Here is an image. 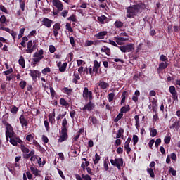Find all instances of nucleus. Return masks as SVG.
Returning <instances> with one entry per match:
<instances>
[{"mask_svg":"<svg viewBox=\"0 0 180 180\" xmlns=\"http://www.w3.org/2000/svg\"><path fill=\"white\" fill-rule=\"evenodd\" d=\"M115 39L117 44H119L120 46L122 44V41H127V40H129V38L115 37Z\"/></svg>","mask_w":180,"mask_h":180,"instance_id":"27","label":"nucleus"},{"mask_svg":"<svg viewBox=\"0 0 180 180\" xmlns=\"http://www.w3.org/2000/svg\"><path fill=\"white\" fill-rule=\"evenodd\" d=\"M120 113H127V112H130V105H128L127 106H123L120 110Z\"/></svg>","mask_w":180,"mask_h":180,"instance_id":"31","label":"nucleus"},{"mask_svg":"<svg viewBox=\"0 0 180 180\" xmlns=\"http://www.w3.org/2000/svg\"><path fill=\"white\" fill-rule=\"evenodd\" d=\"M88 123H89L90 124H93L94 127H96V126L99 124V120H98V118H96V117L93 115L89 117Z\"/></svg>","mask_w":180,"mask_h":180,"instance_id":"15","label":"nucleus"},{"mask_svg":"<svg viewBox=\"0 0 180 180\" xmlns=\"http://www.w3.org/2000/svg\"><path fill=\"white\" fill-rule=\"evenodd\" d=\"M171 122L172 124L169 125V129H175L176 131H178V130L180 129V121L175 120V119H174Z\"/></svg>","mask_w":180,"mask_h":180,"instance_id":"14","label":"nucleus"},{"mask_svg":"<svg viewBox=\"0 0 180 180\" xmlns=\"http://www.w3.org/2000/svg\"><path fill=\"white\" fill-rule=\"evenodd\" d=\"M122 117H123V113L120 112L117 117L114 119V122L115 123H117V122H119V120H120V119H122Z\"/></svg>","mask_w":180,"mask_h":180,"instance_id":"51","label":"nucleus"},{"mask_svg":"<svg viewBox=\"0 0 180 180\" xmlns=\"http://www.w3.org/2000/svg\"><path fill=\"white\" fill-rule=\"evenodd\" d=\"M133 145L136 146L139 143V136L137 135H133L132 138Z\"/></svg>","mask_w":180,"mask_h":180,"instance_id":"52","label":"nucleus"},{"mask_svg":"<svg viewBox=\"0 0 180 180\" xmlns=\"http://www.w3.org/2000/svg\"><path fill=\"white\" fill-rule=\"evenodd\" d=\"M6 22V17L5 15H1L0 17V27L4 26V23Z\"/></svg>","mask_w":180,"mask_h":180,"instance_id":"43","label":"nucleus"},{"mask_svg":"<svg viewBox=\"0 0 180 180\" xmlns=\"http://www.w3.org/2000/svg\"><path fill=\"white\" fill-rule=\"evenodd\" d=\"M97 19L98 22L101 23V25H105V23H108L109 22V18L105 15H101V16H98Z\"/></svg>","mask_w":180,"mask_h":180,"instance_id":"19","label":"nucleus"},{"mask_svg":"<svg viewBox=\"0 0 180 180\" xmlns=\"http://www.w3.org/2000/svg\"><path fill=\"white\" fill-rule=\"evenodd\" d=\"M6 167L10 172H13L15 171V167L13 165H8Z\"/></svg>","mask_w":180,"mask_h":180,"instance_id":"61","label":"nucleus"},{"mask_svg":"<svg viewBox=\"0 0 180 180\" xmlns=\"http://www.w3.org/2000/svg\"><path fill=\"white\" fill-rule=\"evenodd\" d=\"M19 4L22 12H25V8L26 7V0H19Z\"/></svg>","mask_w":180,"mask_h":180,"instance_id":"30","label":"nucleus"},{"mask_svg":"<svg viewBox=\"0 0 180 180\" xmlns=\"http://www.w3.org/2000/svg\"><path fill=\"white\" fill-rule=\"evenodd\" d=\"M169 91L172 95L173 101H178V93L176 92V89L174 86H170L169 87Z\"/></svg>","mask_w":180,"mask_h":180,"instance_id":"10","label":"nucleus"},{"mask_svg":"<svg viewBox=\"0 0 180 180\" xmlns=\"http://www.w3.org/2000/svg\"><path fill=\"white\" fill-rule=\"evenodd\" d=\"M98 86L99 88H101V89L105 90V89H108L110 85H109V83L100 80L98 82Z\"/></svg>","mask_w":180,"mask_h":180,"instance_id":"20","label":"nucleus"},{"mask_svg":"<svg viewBox=\"0 0 180 180\" xmlns=\"http://www.w3.org/2000/svg\"><path fill=\"white\" fill-rule=\"evenodd\" d=\"M101 53H105L107 56H110V49L106 46H103V48L101 49Z\"/></svg>","mask_w":180,"mask_h":180,"instance_id":"28","label":"nucleus"},{"mask_svg":"<svg viewBox=\"0 0 180 180\" xmlns=\"http://www.w3.org/2000/svg\"><path fill=\"white\" fill-rule=\"evenodd\" d=\"M150 136L151 137H155L157 136V129H152L150 130Z\"/></svg>","mask_w":180,"mask_h":180,"instance_id":"63","label":"nucleus"},{"mask_svg":"<svg viewBox=\"0 0 180 180\" xmlns=\"http://www.w3.org/2000/svg\"><path fill=\"white\" fill-rule=\"evenodd\" d=\"M89 46H94V41H89V40L86 41L85 47H88Z\"/></svg>","mask_w":180,"mask_h":180,"instance_id":"64","label":"nucleus"},{"mask_svg":"<svg viewBox=\"0 0 180 180\" xmlns=\"http://www.w3.org/2000/svg\"><path fill=\"white\" fill-rule=\"evenodd\" d=\"M127 91H123V93L122 94V98L121 100L120 105H123V103H124V102H126V95H127Z\"/></svg>","mask_w":180,"mask_h":180,"instance_id":"47","label":"nucleus"},{"mask_svg":"<svg viewBox=\"0 0 180 180\" xmlns=\"http://www.w3.org/2000/svg\"><path fill=\"white\" fill-rule=\"evenodd\" d=\"M168 67V62H161L159 63V67L157 68L158 74H160L161 71L165 70Z\"/></svg>","mask_w":180,"mask_h":180,"instance_id":"17","label":"nucleus"},{"mask_svg":"<svg viewBox=\"0 0 180 180\" xmlns=\"http://www.w3.org/2000/svg\"><path fill=\"white\" fill-rule=\"evenodd\" d=\"M41 22L43 26H45V27H47L48 29H50V27H51V25H53V20L48 18H44Z\"/></svg>","mask_w":180,"mask_h":180,"instance_id":"16","label":"nucleus"},{"mask_svg":"<svg viewBox=\"0 0 180 180\" xmlns=\"http://www.w3.org/2000/svg\"><path fill=\"white\" fill-rule=\"evenodd\" d=\"M110 162L112 165L120 169V167H123V158H117L115 160L111 159Z\"/></svg>","mask_w":180,"mask_h":180,"instance_id":"5","label":"nucleus"},{"mask_svg":"<svg viewBox=\"0 0 180 180\" xmlns=\"http://www.w3.org/2000/svg\"><path fill=\"white\" fill-rule=\"evenodd\" d=\"M61 129V130H68V122L67 121V118L63 120Z\"/></svg>","mask_w":180,"mask_h":180,"instance_id":"24","label":"nucleus"},{"mask_svg":"<svg viewBox=\"0 0 180 180\" xmlns=\"http://www.w3.org/2000/svg\"><path fill=\"white\" fill-rule=\"evenodd\" d=\"M19 121L22 127H27V126H29V122H27L26 117H25V115L22 114L20 116Z\"/></svg>","mask_w":180,"mask_h":180,"instance_id":"13","label":"nucleus"},{"mask_svg":"<svg viewBox=\"0 0 180 180\" xmlns=\"http://www.w3.org/2000/svg\"><path fill=\"white\" fill-rule=\"evenodd\" d=\"M70 44L72 47H75V40L74 39V37H70Z\"/></svg>","mask_w":180,"mask_h":180,"instance_id":"62","label":"nucleus"},{"mask_svg":"<svg viewBox=\"0 0 180 180\" xmlns=\"http://www.w3.org/2000/svg\"><path fill=\"white\" fill-rule=\"evenodd\" d=\"M49 72H51V69H50V68H49V67L43 69L42 71H41V73L44 75H47V74H49Z\"/></svg>","mask_w":180,"mask_h":180,"instance_id":"46","label":"nucleus"},{"mask_svg":"<svg viewBox=\"0 0 180 180\" xmlns=\"http://www.w3.org/2000/svg\"><path fill=\"white\" fill-rule=\"evenodd\" d=\"M53 35L55 36V37H57V36H58V30L61 29V25L60 24V22L55 23L53 26Z\"/></svg>","mask_w":180,"mask_h":180,"instance_id":"18","label":"nucleus"},{"mask_svg":"<svg viewBox=\"0 0 180 180\" xmlns=\"http://www.w3.org/2000/svg\"><path fill=\"white\" fill-rule=\"evenodd\" d=\"M118 49L121 50L122 53H130V51H133L134 50V44H130L124 46H118Z\"/></svg>","mask_w":180,"mask_h":180,"instance_id":"3","label":"nucleus"},{"mask_svg":"<svg viewBox=\"0 0 180 180\" xmlns=\"http://www.w3.org/2000/svg\"><path fill=\"white\" fill-rule=\"evenodd\" d=\"M134 5L127 7V18H130L131 19H134L139 13H140L141 11L144 10L146 8V4H144L142 1H134Z\"/></svg>","mask_w":180,"mask_h":180,"instance_id":"1","label":"nucleus"},{"mask_svg":"<svg viewBox=\"0 0 180 180\" xmlns=\"http://www.w3.org/2000/svg\"><path fill=\"white\" fill-rule=\"evenodd\" d=\"M27 48L25 53L27 54H32V53L36 50V45H33V41L30 40L27 44Z\"/></svg>","mask_w":180,"mask_h":180,"instance_id":"7","label":"nucleus"},{"mask_svg":"<svg viewBox=\"0 0 180 180\" xmlns=\"http://www.w3.org/2000/svg\"><path fill=\"white\" fill-rule=\"evenodd\" d=\"M99 68H101V63L95 60L94 61V68H89V74L91 75V77L94 76V72H95V74H98V71H99Z\"/></svg>","mask_w":180,"mask_h":180,"instance_id":"4","label":"nucleus"},{"mask_svg":"<svg viewBox=\"0 0 180 180\" xmlns=\"http://www.w3.org/2000/svg\"><path fill=\"white\" fill-rule=\"evenodd\" d=\"M12 72H13V69H12V68H11L8 70L4 71L3 74H4V75H9V74H12Z\"/></svg>","mask_w":180,"mask_h":180,"instance_id":"60","label":"nucleus"},{"mask_svg":"<svg viewBox=\"0 0 180 180\" xmlns=\"http://www.w3.org/2000/svg\"><path fill=\"white\" fill-rule=\"evenodd\" d=\"M164 141L165 144H169V143H171V136H165L164 139Z\"/></svg>","mask_w":180,"mask_h":180,"instance_id":"59","label":"nucleus"},{"mask_svg":"<svg viewBox=\"0 0 180 180\" xmlns=\"http://www.w3.org/2000/svg\"><path fill=\"white\" fill-rule=\"evenodd\" d=\"M169 174H172L173 176H176V170L174 169L173 167H169Z\"/></svg>","mask_w":180,"mask_h":180,"instance_id":"56","label":"nucleus"},{"mask_svg":"<svg viewBox=\"0 0 180 180\" xmlns=\"http://www.w3.org/2000/svg\"><path fill=\"white\" fill-rule=\"evenodd\" d=\"M60 105H61L62 106H65V108H68V106H70V103L67 102V101H65V98H61L60 99Z\"/></svg>","mask_w":180,"mask_h":180,"instance_id":"29","label":"nucleus"},{"mask_svg":"<svg viewBox=\"0 0 180 180\" xmlns=\"http://www.w3.org/2000/svg\"><path fill=\"white\" fill-rule=\"evenodd\" d=\"M20 150H21L22 154H27V153H30V150L29 149V148L26 147L23 144L20 145Z\"/></svg>","mask_w":180,"mask_h":180,"instance_id":"25","label":"nucleus"},{"mask_svg":"<svg viewBox=\"0 0 180 180\" xmlns=\"http://www.w3.org/2000/svg\"><path fill=\"white\" fill-rule=\"evenodd\" d=\"M147 172L150 176V178H155V174H154V170H153V168H148Z\"/></svg>","mask_w":180,"mask_h":180,"instance_id":"42","label":"nucleus"},{"mask_svg":"<svg viewBox=\"0 0 180 180\" xmlns=\"http://www.w3.org/2000/svg\"><path fill=\"white\" fill-rule=\"evenodd\" d=\"M30 171L32 172L33 175L35 176H39V169L33 167H30Z\"/></svg>","mask_w":180,"mask_h":180,"instance_id":"38","label":"nucleus"},{"mask_svg":"<svg viewBox=\"0 0 180 180\" xmlns=\"http://www.w3.org/2000/svg\"><path fill=\"white\" fill-rule=\"evenodd\" d=\"M29 75H30L33 81H36L37 79V77H40V75H41V72L38 70H30Z\"/></svg>","mask_w":180,"mask_h":180,"instance_id":"9","label":"nucleus"},{"mask_svg":"<svg viewBox=\"0 0 180 180\" xmlns=\"http://www.w3.org/2000/svg\"><path fill=\"white\" fill-rule=\"evenodd\" d=\"M25 30H26V28H21L18 34V39H22L23 37V34H25Z\"/></svg>","mask_w":180,"mask_h":180,"instance_id":"53","label":"nucleus"},{"mask_svg":"<svg viewBox=\"0 0 180 180\" xmlns=\"http://www.w3.org/2000/svg\"><path fill=\"white\" fill-rule=\"evenodd\" d=\"M73 79H72V83L73 84H78V81H79V79H81V76H79V74L78 73H74L73 74Z\"/></svg>","mask_w":180,"mask_h":180,"instance_id":"23","label":"nucleus"},{"mask_svg":"<svg viewBox=\"0 0 180 180\" xmlns=\"http://www.w3.org/2000/svg\"><path fill=\"white\" fill-rule=\"evenodd\" d=\"M124 133V129L123 128H120L117 131L116 139H120V137H123V134Z\"/></svg>","mask_w":180,"mask_h":180,"instance_id":"33","label":"nucleus"},{"mask_svg":"<svg viewBox=\"0 0 180 180\" xmlns=\"http://www.w3.org/2000/svg\"><path fill=\"white\" fill-rule=\"evenodd\" d=\"M160 61L163 63H168V58L165 55H161L160 56Z\"/></svg>","mask_w":180,"mask_h":180,"instance_id":"50","label":"nucleus"},{"mask_svg":"<svg viewBox=\"0 0 180 180\" xmlns=\"http://www.w3.org/2000/svg\"><path fill=\"white\" fill-rule=\"evenodd\" d=\"M52 4L55 8H57L58 12H61L63 11V8L64 5H63V3L60 0H53Z\"/></svg>","mask_w":180,"mask_h":180,"instance_id":"11","label":"nucleus"},{"mask_svg":"<svg viewBox=\"0 0 180 180\" xmlns=\"http://www.w3.org/2000/svg\"><path fill=\"white\" fill-rule=\"evenodd\" d=\"M11 113L13 115H16L18 112H19V108L16 107L15 105H13L12 108L11 109Z\"/></svg>","mask_w":180,"mask_h":180,"instance_id":"44","label":"nucleus"},{"mask_svg":"<svg viewBox=\"0 0 180 180\" xmlns=\"http://www.w3.org/2000/svg\"><path fill=\"white\" fill-rule=\"evenodd\" d=\"M10 143L11 144L16 147V146H18V143L19 144H22L23 143V141H22V139H20L19 136H14V138L10 139Z\"/></svg>","mask_w":180,"mask_h":180,"instance_id":"12","label":"nucleus"},{"mask_svg":"<svg viewBox=\"0 0 180 180\" xmlns=\"http://www.w3.org/2000/svg\"><path fill=\"white\" fill-rule=\"evenodd\" d=\"M68 130L61 129L60 136L58 139V143H63V142L65 141L66 140H68Z\"/></svg>","mask_w":180,"mask_h":180,"instance_id":"8","label":"nucleus"},{"mask_svg":"<svg viewBox=\"0 0 180 180\" xmlns=\"http://www.w3.org/2000/svg\"><path fill=\"white\" fill-rule=\"evenodd\" d=\"M106 34H108V31H101L97 33L94 36L95 37H96V39H105V36H106Z\"/></svg>","mask_w":180,"mask_h":180,"instance_id":"22","label":"nucleus"},{"mask_svg":"<svg viewBox=\"0 0 180 180\" xmlns=\"http://www.w3.org/2000/svg\"><path fill=\"white\" fill-rule=\"evenodd\" d=\"M36 160H38L37 155L35 156H31L30 161L32 162V165H34V164H37V162H36Z\"/></svg>","mask_w":180,"mask_h":180,"instance_id":"48","label":"nucleus"},{"mask_svg":"<svg viewBox=\"0 0 180 180\" xmlns=\"http://www.w3.org/2000/svg\"><path fill=\"white\" fill-rule=\"evenodd\" d=\"M101 161V156H99L97 153L95 154V159L94 160V165H96Z\"/></svg>","mask_w":180,"mask_h":180,"instance_id":"45","label":"nucleus"},{"mask_svg":"<svg viewBox=\"0 0 180 180\" xmlns=\"http://www.w3.org/2000/svg\"><path fill=\"white\" fill-rule=\"evenodd\" d=\"M95 109V104L91 101H89L82 109L83 112H92Z\"/></svg>","mask_w":180,"mask_h":180,"instance_id":"6","label":"nucleus"},{"mask_svg":"<svg viewBox=\"0 0 180 180\" xmlns=\"http://www.w3.org/2000/svg\"><path fill=\"white\" fill-rule=\"evenodd\" d=\"M29 40V38H27V37L25 36L22 37V41L20 43L21 46L22 47H26V41H27Z\"/></svg>","mask_w":180,"mask_h":180,"instance_id":"40","label":"nucleus"},{"mask_svg":"<svg viewBox=\"0 0 180 180\" xmlns=\"http://www.w3.org/2000/svg\"><path fill=\"white\" fill-rule=\"evenodd\" d=\"M108 102H113L115 99V93H110L108 96Z\"/></svg>","mask_w":180,"mask_h":180,"instance_id":"49","label":"nucleus"},{"mask_svg":"<svg viewBox=\"0 0 180 180\" xmlns=\"http://www.w3.org/2000/svg\"><path fill=\"white\" fill-rule=\"evenodd\" d=\"M67 65H68V63H67V62H65V63L59 68V71H60V72H65V70H67Z\"/></svg>","mask_w":180,"mask_h":180,"instance_id":"35","label":"nucleus"},{"mask_svg":"<svg viewBox=\"0 0 180 180\" xmlns=\"http://www.w3.org/2000/svg\"><path fill=\"white\" fill-rule=\"evenodd\" d=\"M114 26L117 29H120L121 27H123V22L120 20H117L115 22Z\"/></svg>","mask_w":180,"mask_h":180,"instance_id":"37","label":"nucleus"},{"mask_svg":"<svg viewBox=\"0 0 180 180\" xmlns=\"http://www.w3.org/2000/svg\"><path fill=\"white\" fill-rule=\"evenodd\" d=\"M64 94L67 95H71L72 94V89H68V87H64L63 89Z\"/></svg>","mask_w":180,"mask_h":180,"instance_id":"39","label":"nucleus"},{"mask_svg":"<svg viewBox=\"0 0 180 180\" xmlns=\"http://www.w3.org/2000/svg\"><path fill=\"white\" fill-rule=\"evenodd\" d=\"M43 54H44V51H43V49H41L38 52H35L33 54V57L37 58H41V60H43L44 58V56H43Z\"/></svg>","mask_w":180,"mask_h":180,"instance_id":"21","label":"nucleus"},{"mask_svg":"<svg viewBox=\"0 0 180 180\" xmlns=\"http://www.w3.org/2000/svg\"><path fill=\"white\" fill-rule=\"evenodd\" d=\"M6 136H8L9 139H13L14 137H16V134H15V131H6Z\"/></svg>","mask_w":180,"mask_h":180,"instance_id":"32","label":"nucleus"},{"mask_svg":"<svg viewBox=\"0 0 180 180\" xmlns=\"http://www.w3.org/2000/svg\"><path fill=\"white\" fill-rule=\"evenodd\" d=\"M82 96L84 101H88V99L89 101H92V99H94L92 91H89V89H88V87L84 88Z\"/></svg>","mask_w":180,"mask_h":180,"instance_id":"2","label":"nucleus"},{"mask_svg":"<svg viewBox=\"0 0 180 180\" xmlns=\"http://www.w3.org/2000/svg\"><path fill=\"white\" fill-rule=\"evenodd\" d=\"M18 64L22 67V68H25L26 67V63L25 62V58L21 56L18 60Z\"/></svg>","mask_w":180,"mask_h":180,"instance_id":"26","label":"nucleus"},{"mask_svg":"<svg viewBox=\"0 0 180 180\" xmlns=\"http://www.w3.org/2000/svg\"><path fill=\"white\" fill-rule=\"evenodd\" d=\"M66 29L68 30V32H70V33L74 32V30H72V27H71V24L70 22L66 23Z\"/></svg>","mask_w":180,"mask_h":180,"instance_id":"58","label":"nucleus"},{"mask_svg":"<svg viewBox=\"0 0 180 180\" xmlns=\"http://www.w3.org/2000/svg\"><path fill=\"white\" fill-rule=\"evenodd\" d=\"M26 85H27V82H26V81H21L19 83V86L21 88V89H23L24 88H26Z\"/></svg>","mask_w":180,"mask_h":180,"instance_id":"57","label":"nucleus"},{"mask_svg":"<svg viewBox=\"0 0 180 180\" xmlns=\"http://www.w3.org/2000/svg\"><path fill=\"white\" fill-rule=\"evenodd\" d=\"M49 89H50V92H51L52 99H53V98H56V99H57V96H58L57 93L56 92L52 86H50Z\"/></svg>","mask_w":180,"mask_h":180,"instance_id":"34","label":"nucleus"},{"mask_svg":"<svg viewBox=\"0 0 180 180\" xmlns=\"http://www.w3.org/2000/svg\"><path fill=\"white\" fill-rule=\"evenodd\" d=\"M158 101L157 100H154L153 101H152V109L153 110V112H157V108H158Z\"/></svg>","mask_w":180,"mask_h":180,"instance_id":"36","label":"nucleus"},{"mask_svg":"<svg viewBox=\"0 0 180 180\" xmlns=\"http://www.w3.org/2000/svg\"><path fill=\"white\" fill-rule=\"evenodd\" d=\"M44 127L46 128V131H50V124L49 123V121L44 120Z\"/></svg>","mask_w":180,"mask_h":180,"instance_id":"54","label":"nucleus"},{"mask_svg":"<svg viewBox=\"0 0 180 180\" xmlns=\"http://www.w3.org/2000/svg\"><path fill=\"white\" fill-rule=\"evenodd\" d=\"M13 131V127H12V125L11 124L7 123L6 125V131Z\"/></svg>","mask_w":180,"mask_h":180,"instance_id":"55","label":"nucleus"},{"mask_svg":"<svg viewBox=\"0 0 180 180\" xmlns=\"http://www.w3.org/2000/svg\"><path fill=\"white\" fill-rule=\"evenodd\" d=\"M33 144L35 146V147H37L39 148V151H43V147L37 142V141L34 140L33 141Z\"/></svg>","mask_w":180,"mask_h":180,"instance_id":"41","label":"nucleus"}]
</instances>
